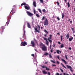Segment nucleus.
<instances>
[{
	"mask_svg": "<svg viewBox=\"0 0 75 75\" xmlns=\"http://www.w3.org/2000/svg\"><path fill=\"white\" fill-rule=\"evenodd\" d=\"M65 35L66 36V38H67V39H68V38H69V33H68L67 34V35L66 34Z\"/></svg>",
	"mask_w": 75,
	"mask_h": 75,
	"instance_id": "19",
	"label": "nucleus"
},
{
	"mask_svg": "<svg viewBox=\"0 0 75 75\" xmlns=\"http://www.w3.org/2000/svg\"><path fill=\"white\" fill-rule=\"evenodd\" d=\"M31 44L32 45V47L35 46V43H34V42L32 40L31 41Z\"/></svg>",
	"mask_w": 75,
	"mask_h": 75,
	"instance_id": "8",
	"label": "nucleus"
},
{
	"mask_svg": "<svg viewBox=\"0 0 75 75\" xmlns=\"http://www.w3.org/2000/svg\"><path fill=\"white\" fill-rule=\"evenodd\" d=\"M26 5V4L24 2H23L21 4V6H24V5Z\"/></svg>",
	"mask_w": 75,
	"mask_h": 75,
	"instance_id": "22",
	"label": "nucleus"
},
{
	"mask_svg": "<svg viewBox=\"0 0 75 75\" xmlns=\"http://www.w3.org/2000/svg\"><path fill=\"white\" fill-rule=\"evenodd\" d=\"M72 40H73V37H71V38H69V41H71Z\"/></svg>",
	"mask_w": 75,
	"mask_h": 75,
	"instance_id": "21",
	"label": "nucleus"
},
{
	"mask_svg": "<svg viewBox=\"0 0 75 75\" xmlns=\"http://www.w3.org/2000/svg\"><path fill=\"white\" fill-rule=\"evenodd\" d=\"M22 37L23 38H25V34H24V35Z\"/></svg>",
	"mask_w": 75,
	"mask_h": 75,
	"instance_id": "33",
	"label": "nucleus"
},
{
	"mask_svg": "<svg viewBox=\"0 0 75 75\" xmlns=\"http://www.w3.org/2000/svg\"><path fill=\"white\" fill-rule=\"evenodd\" d=\"M40 3H44V2L43 1V0H40Z\"/></svg>",
	"mask_w": 75,
	"mask_h": 75,
	"instance_id": "37",
	"label": "nucleus"
},
{
	"mask_svg": "<svg viewBox=\"0 0 75 75\" xmlns=\"http://www.w3.org/2000/svg\"><path fill=\"white\" fill-rule=\"evenodd\" d=\"M35 31V33H40V25H38L37 26H36L35 28H34Z\"/></svg>",
	"mask_w": 75,
	"mask_h": 75,
	"instance_id": "1",
	"label": "nucleus"
},
{
	"mask_svg": "<svg viewBox=\"0 0 75 75\" xmlns=\"http://www.w3.org/2000/svg\"><path fill=\"white\" fill-rule=\"evenodd\" d=\"M25 8L26 10H30V8L29 6H25Z\"/></svg>",
	"mask_w": 75,
	"mask_h": 75,
	"instance_id": "9",
	"label": "nucleus"
},
{
	"mask_svg": "<svg viewBox=\"0 0 75 75\" xmlns=\"http://www.w3.org/2000/svg\"><path fill=\"white\" fill-rule=\"evenodd\" d=\"M65 57L66 59H68V58H67V55H66L65 56Z\"/></svg>",
	"mask_w": 75,
	"mask_h": 75,
	"instance_id": "51",
	"label": "nucleus"
},
{
	"mask_svg": "<svg viewBox=\"0 0 75 75\" xmlns=\"http://www.w3.org/2000/svg\"><path fill=\"white\" fill-rule=\"evenodd\" d=\"M27 25L28 28H31V26L30 25V24L29 23H27Z\"/></svg>",
	"mask_w": 75,
	"mask_h": 75,
	"instance_id": "12",
	"label": "nucleus"
},
{
	"mask_svg": "<svg viewBox=\"0 0 75 75\" xmlns=\"http://www.w3.org/2000/svg\"><path fill=\"white\" fill-rule=\"evenodd\" d=\"M50 49H51V45H50Z\"/></svg>",
	"mask_w": 75,
	"mask_h": 75,
	"instance_id": "56",
	"label": "nucleus"
},
{
	"mask_svg": "<svg viewBox=\"0 0 75 75\" xmlns=\"http://www.w3.org/2000/svg\"><path fill=\"white\" fill-rule=\"evenodd\" d=\"M62 61H63V62H64V63L65 64H67V62L65 60L63 59H61Z\"/></svg>",
	"mask_w": 75,
	"mask_h": 75,
	"instance_id": "14",
	"label": "nucleus"
},
{
	"mask_svg": "<svg viewBox=\"0 0 75 75\" xmlns=\"http://www.w3.org/2000/svg\"><path fill=\"white\" fill-rule=\"evenodd\" d=\"M52 50H53V48L51 50H50L51 52H53Z\"/></svg>",
	"mask_w": 75,
	"mask_h": 75,
	"instance_id": "47",
	"label": "nucleus"
},
{
	"mask_svg": "<svg viewBox=\"0 0 75 75\" xmlns=\"http://www.w3.org/2000/svg\"><path fill=\"white\" fill-rule=\"evenodd\" d=\"M47 63H48V62H45V64H47Z\"/></svg>",
	"mask_w": 75,
	"mask_h": 75,
	"instance_id": "62",
	"label": "nucleus"
},
{
	"mask_svg": "<svg viewBox=\"0 0 75 75\" xmlns=\"http://www.w3.org/2000/svg\"><path fill=\"white\" fill-rule=\"evenodd\" d=\"M56 75H59V74L58 73H57V74H56Z\"/></svg>",
	"mask_w": 75,
	"mask_h": 75,
	"instance_id": "54",
	"label": "nucleus"
},
{
	"mask_svg": "<svg viewBox=\"0 0 75 75\" xmlns=\"http://www.w3.org/2000/svg\"><path fill=\"white\" fill-rule=\"evenodd\" d=\"M62 18H63L64 17V13L62 14Z\"/></svg>",
	"mask_w": 75,
	"mask_h": 75,
	"instance_id": "35",
	"label": "nucleus"
},
{
	"mask_svg": "<svg viewBox=\"0 0 75 75\" xmlns=\"http://www.w3.org/2000/svg\"><path fill=\"white\" fill-rule=\"evenodd\" d=\"M61 37V41H62V38L63 37V36H62V35H61V36L60 37Z\"/></svg>",
	"mask_w": 75,
	"mask_h": 75,
	"instance_id": "27",
	"label": "nucleus"
},
{
	"mask_svg": "<svg viewBox=\"0 0 75 75\" xmlns=\"http://www.w3.org/2000/svg\"><path fill=\"white\" fill-rule=\"evenodd\" d=\"M56 51L57 54H59V52H60V53H61V52L59 50H57Z\"/></svg>",
	"mask_w": 75,
	"mask_h": 75,
	"instance_id": "20",
	"label": "nucleus"
},
{
	"mask_svg": "<svg viewBox=\"0 0 75 75\" xmlns=\"http://www.w3.org/2000/svg\"><path fill=\"white\" fill-rule=\"evenodd\" d=\"M50 42V43H51V42H52V40H48Z\"/></svg>",
	"mask_w": 75,
	"mask_h": 75,
	"instance_id": "39",
	"label": "nucleus"
},
{
	"mask_svg": "<svg viewBox=\"0 0 75 75\" xmlns=\"http://www.w3.org/2000/svg\"><path fill=\"white\" fill-rule=\"evenodd\" d=\"M43 38L44 39V40H46V44H47V45H48V44H49V42L48 41V39L45 38Z\"/></svg>",
	"mask_w": 75,
	"mask_h": 75,
	"instance_id": "7",
	"label": "nucleus"
},
{
	"mask_svg": "<svg viewBox=\"0 0 75 75\" xmlns=\"http://www.w3.org/2000/svg\"><path fill=\"white\" fill-rule=\"evenodd\" d=\"M11 16H9L8 19H11Z\"/></svg>",
	"mask_w": 75,
	"mask_h": 75,
	"instance_id": "44",
	"label": "nucleus"
},
{
	"mask_svg": "<svg viewBox=\"0 0 75 75\" xmlns=\"http://www.w3.org/2000/svg\"><path fill=\"white\" fill-rule=\"evenodd\" d=\"M1 29H2V33H3V32L4 31V29H5V27H4L3 26H1Z\"/></svg>",
	"mask_w": 75,
	"mask_h": 75,
	"instance_id": "15",
	"label": "nucleus"
},
{
	"mask_svg": "<svg viewBox=\"0 0 75 75\" xmlns=\"http://www.w3.org/2000/svg\"><path fill=\"white\" fill-rule=\"evenodd\" d=\"M42 68H47V67H46V66H42Z\"/></svg>",
	"mask_w": 75,
	"mask_h": 75,
	"instance_id": "32",
	"label": "nucleus"
},
{
	"mask_svg": "<svg viewBox=\"0 0 75 75\" xmlns=\"http://www.w3.org/2000/svg\"><path fill=\"white\" fill-rule=\"evenodd\" d=\"M43 29V27H41V30H42V29Z\"/></svg>",
	"mask_w": 75,
	"mask_h": 75,
	"instance_id": "61",
	"label": "nucleus"
},
{
	"mask_svg": "<svg viewBox=\"0 0 75 75\" xmlns=\"http://www.w3.org/2000/svg\"><path fill=\"white\" fill-rule=\"evenodd\" d=\"M44 25H48V22L47 19H46L44 22Z\"/></svg>",
	"mask_w": 75,
	"mask_h": 75,
	"instance_id": "4",
	"label": "nucleus"
},
{
	"mask_svg": "<svg viewBox=\"0 0 75 75\" xmlns=\"http://www.w3.org/2000/svg\"><path fill=\"white\" fill-rule=\"evenodd\" d=\"M64 47V44H62L60 46L61 48H63V47Z\"/></svg>",
	"mask_w": 75,
	"mask_h": 75,
	"instance_id": "26",
	"label": "nucleus"
},
{
	"mask_svg": "<svg viewBox=\"0 0 75 75\" xmlns=\"http://www.w3.org/2000/svg\"><path fill=\"white\" fill-rule=\"evenodd\" d=\"M49 55V54L47 53H46L44 54V55Z\"/></svg>",
	"mask_w": 75,
	"mask_h": 75,
	"instance_id": "36",
	"label": "nucleus"
},
{
	"mask_svg": "<svg viewBox=\"0 0 75 75\" xmlns=\"http://www.w3.org/2000/svg\"><path fill=\"white\" fill-rule=\"evenodd\" d=\"M16 13V9L13 8L10 12V13H11L12 15H13L14 13Z\"/></svg>",
	"mask_w": 75,
	"mask_h": 75,
	"instance_id": "6",
	"label": "nucleus"
},
{
	"mask_svg": "<svg viewBox=\"0 0 75 75\" xmlns=\"http://www.w3.org/2000/svg\"><path fill=\"white\" fill-rule=\"evenodd\" d=\"M48 75H51V74H50V72H48Z\"/></svg>",
	"mask_w": 75,
	"mask_h": 75,
	"instance_id": "50",
	"label": "nucleus"
},
{
	"mask_svg": "<svg viewBox=\"0 0 75 75\" xmlns=\"http://www.w3.org/2000/svg\"><path fill=\"white\" fill-rule=\"evenodd\" d=\"M75 33V30H73V33Z\"/></svg>",
	"mask_w": 75,
	"mask_h": 75,
	"instance_id": "63",
	"label": "nucleus"
},
{
	"mask_svg": "<svg viewBox=\"0 0 75 75\" xmlns=\"http://www.w3.org/2000/svg\"><path fill=\"white\" fill-rule=\"evenodd\" d=\"M26 13L27 14V15H28V16H30V17H31V16H33V14L32 13L28 11L26 12Z\"/></svg>",
	"mask_w": 75,
	"mask_h": 75,
	"instance_id": "5",
	"label": "nucleus"
},
{
	"mask_svg": "<svg viewBox=\"0 0 75 75\" xmlns=\"http://www.w3.org/2000/svg\"><path fill=\"white\" fill-rule=\"evenodd\" d=\"M55 44H54L53 45V47H55Z\"/></svg>",
	"mask_w": 75,
	"mask_h": 75,
	"instance_id": "58",
	"label": "nucleus"
},
{
	"mask_svg": "<svg viewBox=\"0 0 75 75\" xmlns=\"http://www.w3.org/2000/svg\"><path fill=\"white\" fill-rule=\"evenodd\" d=\"M38 11H39V12H40V13L42 14V12L41 11V9L38 8Z\"/></svg>",
	"mask_w": 75,
	"mask_h": 75,
	"instance_id": "23",
	"label": "nucleus"
},
{
	"mask_svg": "<svg viewBox=\"0 0 75 75\" xmlns=\"http://www.w3.org/2000/svg\"><path fill=\"white\" fill-rule=\"evenodd\" d=\"M52 66H56V65L55 64H52Z\"/></svg>",
	"mask_w": 75,
	"mask_h": 75,
	"instance_id": "55",
	"label": "nucleus"
},
{
	"mask_svg": "<svg viewBox=\"0 0 75 75\" xmlns=\"http://www.w3.org/2000/svg\"><path fill=\"white\" fill-rule=\"evenodd\" d=\"M47 34H45L44 35V37H47Z\"/></svg>",
	"mask_w": 75,
	"mask_h": 75,
	"instance_id": "52",
	"label": "nucleus"
},
{
	"mask_svg": "<svg viewBox=\"0 0 75 75\" xmlns=\"http://www.w3.org/2000/svg\"><path fill=\"white\" fill-rule=\"evenodd\" d=\"M67 6H68V7H70V4H69V2L67 3Z\"/></svg>",
	"mask_w": 75,
	"mask_h": 75,
	"instance_id": "28",
	"label": "nucleus"
},
{
	"mask_svg": "<svg viewBox=\"0 0 75 75\" xmlns=\"http://www.w3.org/2000/svg\"><path fill=\"white\" fill-rule=\"evenodd\" d=\"M57 4L58 6H59V3L58 2V1H57Z\"/></svg>",
	"mask_w": 75,
	"mask_h": 75,
	"instance_id": "42",
	"label": "nucleus"
},
{
	"mask_svg": "<svg viewBox=\"0 0 75 75\" xmlns=\"http://www.w3.org/2000/svg\"><path fill=\"white\" fill-rule=\"evenodd\" d=\"M42 11L43 13H45V9H43L42 10Z\"/></svg>",
	"mask_w": 75,
	"mask_h": 75,
	"instance_id": "34",
	"label": "nucleus"
},
{
	"mask_svg": "<svg viewBox=\"0 0 75 75\" xmlns=\"http://www.w3.org/2000/svg\"><path fill=\"white\" fill-rule=\"evenodd\" d=\"M58 43L59 44H61V42H58Z\"/></svg>",
	"mask_w": 75,
	"mask_h": 75,
	"instance_id": "53",
	"label": "nucleus"
},
{
	"mask_svg": "<svg viewBox=\"0 0 75 75\" xmlns=\"http://www.w3.org/2000/svg\"><path fill=\"white\" fill-rule=\"evenodd\" d=\"M35 41L37 43V44L38 45V44L37 43V40L35 39Z\"/></svg>",
	"mask_w": 75,
	"mask_h": 75,
	"instance_id": "43",
	"label": "nucleus"
},
{
	"mask_svg": "<svg viewBox=\"0 0 75 75\" xmlns=\"http://www.w3.org/2000/svg\"><path fill=\"white\" fill-rule=\"evenodd\" d=\"M49 57H50V58H52V55H51V54H50L49 55Z\"/></svg>",
	"mask_w": 75,
	"mask_h": 75,
	"instance_id": "29",
	"label": "nucleus"
},
{
	"mask_svg": "<svg viewBox=\"0 0 75 75\" xmlns=\"http://www.w3.org/2000/svg\"><path fill=\"white\" fill-rule=\"evenodd\" d=\"M44 31L45 33H47V34H48V32L46 30H45Z\"/></svg>",
	"mask_w": 75,
	"mask_h": 75,
	"instance_id": "38",
	"label": "nucleus"
},
{
	"mask_svg": "<svg viewBox=\"0 0 75 75\" xmlns=\"http://www.w3.org/2000/svg\"><path fill=\"white\" fill-rule=\"evenodd\" d=\"M36 16L37 17H40V16H39V15L38 14H36Z\"/></svg>",
	"mask_w": 75,
	"mask_h": 75,
	"instance_id": "30",
	"label": "nucleus"
},
{
	"mask_svg": "<svg viewBox=\"0 0 75 75\" xmlns=\"http://www.w3.org/2000/svg\"><path fill=\"white\" fill-rule=\"evenodd\" d=\"M33 5L34 6V7H36V2L35 1L33 2Z\"/></svg>",
	"mask_w": 75,
	"mask_h": 75,
	"instance_id": "18",
	"label": "nucleus"
},
{
	"mask_svg": "<svg viewBox=\"0 0 75 75\" xmlns=\"http://www.w3.org/2000/svg\"><path fill=\"white\" fill-rule=\"evenodd\" d=\"M40 48H41L43 51H47V47L45 45L43 47H40Z\"/></svg>",
	"mask_w": 75,
	"mask_h": 75,
	"instance_id": "2",
	"label": "nucleus"
},
{
	"mask_svg": "<svg viewBox=\"0 0 75 75\" xmlns=\"http://www.w3.org/2000/svg\"><path fill=\"white\" fill-rule=\"evenodd\" d=\"M60 71H61V72H64V71L62 69H60Z\"/></svg>",
	"mask_w": 75,
	"mask_h": 75,
	"instance_id": "41",
	"label": "nucleus"
},
{
	"mask_svg": "<svg viewBox=\"0 0 75 75\" xmlns=\"http://www.w3.org/2000/svg\"><path fill=\"white\" fill-rule=\"evenodd\" d=\"M27 43L25 41H24L22 42L21 43V46H25V45H27Z\"/></svg>",
	"mask_w": 75,
	"mask_h": 75,
	"instance_id": "3",
	"label": "nucleus"
},
{
	"mask_svg": "<svg viewBox=\"0 0 75 75\" xmlns=\"http://www.w3.org/2000/svg\"><path fill=\"white\" fill-rule=\"evenodd\" d=\"M45 19V16H44V17H43L42 19Z\"/></svg>",
	"mask_w": 75,
	"mask_h": 75,
	"instance_id": "57",
	"label": "nucleus"
},
{
	"mask_svg": "<svg viewBox=\"0 0 75 75\" xmlns=\"http://www.w3.org/2000/svg\"><path fill=\"white\" fill-rule=\"evenodd\" d=\"M57 64H59V62H58V61H57Z\"/></svg>",
	"mask_w": 75,
	"mask_h": 75,
	"instance_id": "45",
	"label": "nucleus"
},
{
	"mask_svg": "<svg viewBox=\"0 0 75 75\" xmlns=\"http://www.w3.org/2000/svg\"><path fill=\"white\" fill-rule=\"evenodd\" d=\"M57 58L59 59V60H60V59H59V56H57Z\"/></svg>",
	"mask_w": 75,
	"mask_h": 75,
	"instance_id": "49",
	"label": "nucleus"
},
{
	"mask_svg": "<svg viewBox=\"0 0 75 75\" xmlns=\"http://www.w3.org/2000/svg\"><path fill=\"white\" fill-rule=\"evenodd\" d=\"M46 70H47V71H50V69L48 67H46Z\"/></svg>",
	"mask_w": 75,
	"mask_h": 75,
	"instance_id": "24",
	"label": "nucleus"
},
{
	"mask_svg": "<svg viewBox=\"0 0 75 75\" xmlns=\"http://www.w3.org/2000/svg\"><path fill=\"white\" fill-rule=\"evenodd\" d=\"M10 22V19H8L7 22L6 23V25H8Z\"/></svg>",
	"mask_w": 75,
	"mask_h": 75,
	"instance_id": "11",
	"label": "nucleus"
},
{
	"mask_svg": "<svg viewBox=\"0 0 75 75\" xmlns=\"http://www.w3.org/2000/svg\"><path fill=\"white\" fill-rule=\"evenodd\" d=\"M33 11H34V14H35V13H36V11H35V10L34 9Z\"/></svg>",
	"mask_w": 75,
	"mask_h": 75,
	"instance_id": "40",
	"label": "nucleus"
},
{
	"mask_svg": "<svg viewBox=\"0 0 75 75\" xmlns=\"http://www.w3.org/2000/svg\"><path fill=\"white\" fill-rule=\"evenodd\" d=\"M71 30L72 31H74V29L72 28H71Z\"/></svg>",
	"mask_w": 75,
	"mask_h": 75,
	"instance_id": "48",
	"label": "nucleus"
},
{
	"mask_svg": "<svg viewBox=\"0 0 75 75\" xmlns=\"http://www.w3.org/2000/svg\"><path fill=\"white\" fill-rule=\"evenodd\" d=\"M69 49L70 50H71V47H69Z\"/></svg>",
	"mask_w": 75,
	"mask_h": 75,
	"instance_id": "60",
	"label": "nucleus"
},
{
	"mask_svg": "<svg viewBox=\"0 0 75 75\" xmlns=\"http://www.w3.org/2000/svg\"><path fill=\"white\" fill-rule=\"evenodd\" d=\"M59 33H57V35H60Z\"/></svg>",
	"mask_w": 75,
	"mask_h": 75,
	"instance_id": "59",
	"label": "nucleus"
},
{
	"mask_svg": "<svg viewBox=\"0 0 75 75\" xmlns=\"http://www.w3.org/2000/svg\"><path fill=\"white\" fill-rule=\"evenodd\" d=\"M66 67H67V68H68V69H71V66H68V65H66Z\"/></svg>",
	"mask_w": 75,
	"mask_h": 75,
	"instance_id": "16",
	"label": "nucleus"
},
{
	"mask_svg": "<svg viewBox=\"0 0 75 75\" xmlns=\"http://www.w3.org/2000/svg\"><path fill=\"white\" fill-rule=\"evenodd\" d=\"M31 56H32V57H34V54H31Z\"/></svg>",
	"mask_w": 75,
	"mask_h": 75,
	"instance_id": "46",
	"label": "nucleus"
},
{
	"mask_svg": "<svg viewBox=\"0 0 75 75\" xmlns=\"http://www.w3.org/2000/svg\"><path fill=\"white\" fill-rule=\"evenodd\" d=\"M61 65H62L63 66V67H64V68H65V69H67V67H65V66H64V64H63L62 63H61Z\"/></svg>",
	"mask_w": 75,
	"mask_h": 75,
	"instance_id": "25",
	"label": "nucleus"
},
{
	"mask_svg": "<svg viewBox=\"0 0 75 75\" xmlns=\"http://www.w3.org/2000/svg\"><path fill=\"white\" fill-rule=\"evenodd\" d=\"M49 36L50 37H49L48 38V40H51V38H52V35H49Z\"/></svg>",
	"mask_w": 75,
	"mask_h": 75,
	"instance_id": "10",
	"label": "nucleus"
},
{
	"mask_svg": "<svg viewBox=\"0 0 75 75\" xmlns=\"http://www.w3.org/2000/svg\"><path fill=\"white\" fill-rule=\"evenodd\" d=\"M51 61L52 62H53V63H54V64H55V62L54 61L51 60Z\"/></svg>",
	"mask_w": 75,
	"mask_h": 75,
	"instance_id": "31",
	"label": "nucleus"
},
{
	"mask_svg": "<svg viewBox=\"0 0 75 75\" xmlns=\"http://www.w3.org/2000/svg\"><path fill=\"white\" fill-rule=\"evenodd\" d=\"M72 23V21H70V23Z\"/></svg>",
	"mask_w": 75,
	"mask_h": 75,
	"instance_id": "64",
	"label": "nucleus"
},
{
	"mask_svg": "<svg viewBox=\"0 0 75 75\" xmlns=\"http://www.w3.org/2000/svg\"><path fill=\"white\" fill-rule=\"evenodd\" d=\"M45 45H44L42 43H40V47H43Z\"/></svg>",
	"mask_w": 75,
	"mask_h": 75,
	"instance_id": "17",
	"label": "nucleus"
},
{
	"mask_svg": "<svg viewBox=\"0 0 75 75\" xmlns=\"http://www.w3.org/2000/svg\"><path fill=\"white\" fill-rule=\"evenodd\" d=\"M42 73L43 74L45 75V74H48V73H47V72L45 71L44 70L42 71Z\"/></svg>",
	"mask_w": 75,
	"mask_h": 75,
	"instance_id": "13",
	"label": "nucleus"
}]
</instances>
